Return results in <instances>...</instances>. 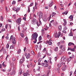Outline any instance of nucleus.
<instances>
[{
  "label": "nucleus",
  "instance_id": "1",
  "mask_svg": "<svg viewBox=\"0 0 76 76\" xmlns=\"http://www.w3.org/2000/svg\"><path fill=\"white\" fill-rule=\"evenodd\" d=\"M32 39H34L35 41H33V42L34 44H35L37 42V37H38V34L37 33L35 32L32 35Z\"/></svg>",
  "mask_w": 76,
  "mask_h": 76
},
{
  "label": "nucleus",
  "instance_id": "2",
  "mask_svg": "<svg viewBox=\"0 0 76 76\" xmlns=\"http://www.w3.org/2000/svg\"><path fill=\"white\" fill-rule=\"evenodd\" d=\"M10 39V40L12 39V42L13 44H15V43H16V41H15V37H13V35L11 36Z\"/></svg>",
  "mask_w": 76,
  "mask_h": 76
},
{
  "label": "nucleus",
  "instance_id": "3",
  "mask_svg": "<svg viewBox=\"0 0 76 76\" xmlns=\"http://www.w3.org/2000/svg\"><path fill=\"white\" fill-rule=\"evenodd\" d=\"M16 22L18 23V25L20 24V22H21V18H20L16 20Z\"/></svg>",
  "mask_w": 76,
  "mask_h": 76
},
{
  "label": "nucleus",
  "instance_id": "4",
  "mask_svg": "<svg viewBox=\"0 0 76 76\" xmlns=\"http://www.w3.org/2000/svg\"><path fill=\"white\" fill-rule=\"evenodd\" d=\"M15 68H13L12 72H11L10 73V75H15L16 74V72H15Z\"/></svg>",
  "mask_w": 76,
  "mask_h": 76
},
{
  "label": "nucleus",
  "instance_id": "5",
  "mask_svg": "<svg viewBox=\"0 0 76 76\" xmlns=\"http://www.w3.org/2000/svg\"><path fill=\"white\" fill-rule=\"evenodd\" d=\"M60 32H59L58 33V34H57V33H56L55 34L54 37L55 38H59V37H60Z\"/></svg>",
  "mask_w": 76,
  "mask_h": 76
},
{
  "label": "nucleus",
  "instance_id": "6",
  "mask_svg": "<svg viewBox=\"0 0 76 76\" xmlns=\"http://www.w3.org/2000/svg\"><path fill=\"white\" fill-rule=\"evenodd\" d=\"M37 22V20H36V19H33L32 21V23L33 24V25H35V24H36Z\"/></svg>",
  "mask_w": 76,
  "mask_h": 76
},
{
  "label": "nucleus",
  "instance_id": "7",
  "mask_svg": "<svg viewBox=\"0 0 76 76\" xmlns=\"http://www.w3.org/2000/svg\"><path fill=\"white\" fill-rule=\"evenodd\" d=\"M61 60L62 62H64V61H67V60L66 58H65L64 57H62L61 58Z\"/></svg>",
  "mask_w": 76,
  "mask_h": 76
},
{
  "label": "nucleus",
  "instance_id": "8",
  "mask_svg": "<svg viewBox=\"0 0 76 76\" xmlns=\"http://www.w3.org/2000/svg\"><path fill=\"white\" fill-rule=\"evenodd\" d=\"M59 48L60 49H61V50H64V51H65V47H64V46L60 45L59 46Z\"/></svg>",
  "mask_w": 76,
  "mask_h": 76
},
{
  "label": "nucleus",
  "instance_id": "9",
  "mask_svg": "<svg viewBox=\"0 0 76 76\" xmlns=\"http://www.w3.org/2000/svg\"><path fill=\"white\" fill-rule=\"evenodd\" d=\"M25 61V58L24 57H23L20 60V64H21L22 63H23V61Z\"/></svg>",
  "mask_w": 76,
  "mask_h": 76
},
{
  "label": "nucleus",
  "instance_id": "10",
  "mask_svg": "<svg viewBox=\"0 0 76 76\" xmlns=\"http://www.w3.org/2000/svg\"><path fill=\"white\" fill-rule=\"evenodd\" d=\"M41 65L42 66H44L45 67H47L48 66V64L47 63H42L41 64Z\"/></svg>",
  "mask_w": 76,
  "mask_h": 76
},
{
  "label": "nucleus",
  "instance_id": "11",
  "mask_svg": "<svg viewBox=\"0 0 76 76\" xmlns=\"http://www.w3.org/2000/svg\"><path fill=\"white\" fill-rule=\"evenodd\" d=\"M39 13V18H42L43 16L42 12H40Z\"/></svg>",
  "mask_w": 76,
  "mask_h": 76
},
{
  "label": "nucleus",
  "instance_id": "12",
  "mask_svg": "<svg viewBox=\"0 0 76 76\" xmlns=\"http://www.w3.org/2000/svg\"><path fill=\"white\" fill-rule=\"evenodd\" d=\"M67 66H64L62 68V70L63 71H65V70L67 69Z\"/></svg>",
  "mask_w": 76,
  "mask_h": 76
},
{
  "label": "nucleus",
  "instance_id": "13",
  "mask_svg": "<svg viewBox=\"0 0 76 76\" xmlns=\"http://www.w3.org/2000/svg\"><path fill=\"white\" fill-rule=\"evenodd\" d=\"M65 50H60L59 51V54L60 55H61L62 54V53H63L64 51Z\"/></svg>",
  "mask_w": 76,
  "mask_h": 76
},
{
  "label": "nucleus",
  "instance_id": "14",
  "mask_svg": "<svg viewBox=\"0 0 76 76\" xmlns=\"http://www.w3.org/2000/svg\"><path fill=\"white\" fill-rule=\"evenodd\" d=\"M75 45V44L74 43H72L71 42H70L68 44V45L69 46H71V45Z\"/></svg>",
  "mask_w": 76,
  "mask_h": 76
},
{
  "label": "nucleus",
  "instance_id": "15",
  "mask_svg": "<svg viewBox=\"0 0 76 76\" xmlns=\"http://www.w3.org/2000/svg\"><path fill=\"white\" fill-rule=\"evenodd\" d=\"M47 42L49 45H52V44H53V43H52V42L50 41H48Z\"/></svg>",
  "mask_w": 76,
  "mask_h": 76
},
{
  "label": "nucleus",
  "instance_id": "16",
  "mask_svg": "<svg viewBox=\"0 0 76 76\" xmlns=\"http://www.w3.org/2000/svg\"><path fill=\"white\" fill-rule=\"evenodd\" d=\"M29 57H30V54H29V53H28L26 56V58H27V59H28Z\"/></svg>",
  "mask_w": 76,
  "mask_h": 76
},
{
  "label": "nucleus",
  "instance_id": "17",
  "mask_svg": "<svg viewBox=\"0 0 76 76\" xmlns=\"http://www.w3.org/2000/svg\"><path fill=\"white\" fill-rule=\"evenodd\" d=\"M69 19H71L70 20H73V16L72 15H71L69 17Z\"/></svg>",
  "mask_w": 76,
  "mask_h": 76
},
{
  "label": "nucleus",
  "instance_id": "18",
  "mask_svg": "<svg viewBox=\"0 0 76 76\" xmlns=\"http://www.w3.org/2000/svg\"><path fill=\"white\" fill-rule=\"evenodd\" d=\"M3 52L4 54H7V52H6V49H3Z\"/></svg>",
  "mask_w": 76,
  "mask_h": 76
},
{
  "label": "nucleus",
  "instance_id": "19",
  "mask_svg": "<svg viewBox=\"0 0 76 76\" xmlns=\"http://www.w3.org/2000/svg\"><path fill=\"white\" fill-rule=\"evenodd\" d=\"M61 63H62V62H60V63L58 65V67L59 68L61 66V65L62 64Z\"/></svg>",
  "mask_w": 76,
  "mask_h": 76
},
{
  "label": "nucleus",
  "instance_id": "20",
  "mask_svg": "<svg viewBox=\"0 0 76 76\" xmlns=\"http://www.w3.org/2000/svg\"><path fill=\"white\" fill-rule=\"evenodd\" d=\"M19 10H20V8H16V10H15V11H16V13H18V12H19Z\"/></svg>",
  "mask_w": 76,
  "mask_h": 76
},
{
  "label": "nucleus",
  "instance_id": "21",
  "mask_svg": "<svg viewBox=\"0 0 76 76\" xmlns=\"http://www.w3.org/2000/svg\"><path fill=\"white\" fill-rule=\"evenodd\" d=\"M4 47H2V48L0 50V53H1L2 52H3V50H4Z\"/></svg>",
  "mask_w": 76,
  "mask_h": 76
},
{
  "label": "nucleus",
  "instance_id": "22",
  "mask_svg": "<svg viewBox=\"0 0 76 76\" xmlns=\"http://www.w3.org/2000/svg\"><path fill=\"white\" fill-rule=\"evenodd\" d=\"M53 1H51L50 4H49L50 7H51L53 6Z\"/></svg>",
  "mask_w": 76,
  "mask_h": 76
},
{
  "label": "nucleus",
  "instance_id": "23",
  "mask_svg": "<svg viewBox=\"0 0 76 76\" xmlns=\"http://www.w3.org/2000/svg\"><path fill=\"white\" fill-rule=\"evenodd\" d=\"M25 40L27 42V43L28 42V38L27 37H26L25 38Z\"/></svg>",
  "mask_w": 76,
  "mask_h": 76
},
{
  "label": "nucleus",
  "instance_id": "24",
  "mask_svg": "<svg viewBox=\"0 0 76 76\" xmlns=\"http://www.w3.org/2000/svg\"><path fill=\"white\" fill-rule=\"evenodd\" d=\"M20 52H21V50H20V49H19L17 51V53L18 54H20Z\"/></svg>",
  "mask_w": 76,
  "mask_h": 76
},
{
  "label": "nucleus",
  "instance_id": "25",
  "mask_svg": "<svg viewBox=\"0 0 76 76\" xmlns=\"http://www.w3.org/2000/svg\"><path fill=\"white\" fill-rule=\"evenodd\" d=\"M55 70H56V71H59V70H60V68H56Z\"/></svg>",
  "mask_w": 76,
  "mask_h": 76
},
{
  "label": "nucleus",
  "instance_id": "26",
  "mask_svg": "<svg viewBox=\"0 0 76 76\" xmlns=\"http://www.w3.org/2000/svg\"><path fill=\"white\" fill-rule=\"evenodd\" d=\"M56 13L54 12H53L52 13V17H53V16H55V15H56Z\"/></svg>",
  "mask_w": 76,
  "mask_h": 76
},
{
  "label": "nucleus",
  "instance_id": "27",
  "mask_svg": "<svg viewBox=\"0 0 76 76\" xmlns=\"http://www.w3.org/2000/svg\"><path fill=\"white\" fill-rule=\"evenodd\" d=\"M58 28L59 30H61L62 29L61 26H58Z\"/></svg>",
  "mask_w": 76,
  "mask_h": 76
},
{
  "label": "nucleus",
  "instance_id": "28",
  "mask_svg": "<svg viewBox=\"0 0 76 76\" xmlns=\"http://www.w3.org/2000/svg\"><path fill=\"white\" fill-rule=\"evenodd\" d=\"M29 65L30 67H34V66H32V64L31 62H30L29 64Z\"/></svg>",
  "mask_w": 76,
  "mask_h": 76
},
{
  "label": "nucleus",
  "instance_id": "29",
  "mask_svg": "<svg viewBox=\"0 0 76 76\" xmlns=\"http://www.w3.org/2000/svg\"><path fill=\"white\" fill-rule=\"evenodd\" d=\"M28 13H29L30 12V7H29V6H28Z\"/></svg>",
  "mask_w": 76,
  "mask_h": 76
},
{
  "label": "nucleus",
  "instance_id": "30",
  "mask_svg": "<svg viewBox=\"0 0 76 76\" xmlns=\"http://www.w3.org/2000/svg\"><path fill=\"white\" fill-rule=\"evenodd\" d=\"M69 36H73V34L72 32V31L70 32V33L69 34Z\"/></svg>",
  "mask_w": 76,
  "mask_h": 76
},
{
  "label": "nucleus",
  "instance_id": "31",
  "mask_svg": "<svg viewBox=\"0 0 76 76\" xmlns=\"http://www.w3.org/2000/svg\"><path fill=\"white\" fill-rule=\"evenodd\" d=\"M29 70H27L26 71V73H27V75H28V76L29 75Z\"/></svg>",
  "mask_w": 76,
  "mask_h": 76
},
{
  "label": "nucleus",
  "instance_id": "32",
  "mask_svg": "<svg viewBox=\"0 0 76 76\" xmlns=\"http://www.w3.org/2000/svg\"><path fill=\"white\" fill-rule=\"evenodd\" d=\"M42 59L41 58H39L38 59V62H41V60H42Z\"/></svg>",
  "mask_w": 76,
  "mask_h": 76
},
{
  "label": "nucleus",
  "instance_id": "33",
  "mask_svg": "<svg viewBox=\"0 0 76 76\" xmlns=\"http://www.w3.org/2000/svg\"><path fill=\"white\" fill-rule=\"evenodd\" d=\"M58 50V47H56L55 49H54V51H57Z\"/></svg>",
  "mask_w": 76,
  "mask_h": 76
},
{
  "label": "nucleus",
  "instance_id": "34",
  "mask_svg": "<svg viewBox=\"0 0 76 76\" xmlns=\"http://www.w3.org/2000/svg\"><path fill=\"white\" fill-rule=\"evenodd\" d=\"M36 23L38 26H40V25H41L40 24H39V23L37 22V23Z\"/></svg>",
  "mask_w": 76,
  "mask_h": 76
},
{
  "label": "nucleus",
  "instance_id": "35",
  "mask_svg": "<svg viewBox=\"0 0 76 76\" xmlns=\"http://www.w3.org/2000/svg\"><path fill=\"white\" fill-rule=\"evenodd\" d=\"M9 47V43H8L7 45H6V47L7 48V49H8V48Z\"/></svg>",
  "mask_w": 76,
  "mask_h": 76
},
{
  "label": "nucleus",
  "instance_id": "36",
  "mask_svg": "<svg viewBox=\"0 0 76 76\" xmlns=\"http://www.w3.org/2000/svg\"><path fill=\"white\" fill-rule=\"evenodd\" d=\"M14 48V47L13 46V45H12L10 47V48L11 49H13Z\"/></svg>",
  "mask_w": 76,
  "mask_h": 76
},
{
  "label": "nucleus",
  "instance_id": "37",
  "mask_svg": "<svg viewBox=\"0 0 76 76\" xmlns=\"http://www.w3.org/2000/svg\"><path fill=\"white\" fill-rule=\"evenodd\" d=\"M12 4H16V1H13L12 2Z\"/></svg>",
  "mask_w": 76,
  "mask_h": 76
},
{
  "label": "nucleus",
  "instance_id": "38",
  "mask_svg": "<svg viewBox=\"0 0 76 76\" xmlns=\"http://www.w3.org/2000/svg\"><path fill=\"white\" fill-rule=\"evenodd\" d=\"M37 70L38 72H39V70H40V68L39 67H38V68H37Z\"/></svg>",
  "mask_w": 76,
  "mask_h": 76
},
{
  "label": "nucleus",
  "instance_id": "39",
  "mask_svg": "<svg viewBox=\"0 0 76 76\" xmlns=\"http://www.w3.org/2000/svg\"><path fill=\"white\" fill-rule=\"evenodd\" d=\"M2 66H3V67H5V66H6L5 65V64H4V62H3L2 63Z\"/></svg>",
  "mask_w": 76,
  "mask_h": 76
},
{
  "label": "nucleus",
  "instance_id": "40",
  "mask_svg": "<svg viewBox=\"0 0 76 76\" xmlns=\"http://www.w3.org/2000/svg\"><path fill=\"white\" fill-rule=\"evenodd\" d=\"M39 23L40 25H42V23L41 22V20H40V19H39Z\"/></svg>",
  "mask_w": 76,
  "mask_h": 76
},
{
  "label": "nucleus",
  "instance_id": "41",
  "mask_svg": "<svg viewBox=\"0 0 76 76\" xmlns=\"http://www.w3.org/2000/svg\"><path fill=\"white\" fill-rule=\"evenodd\" d=\"M23 75L24 76H27L28 75H27V74H26V73H24L23 74Z\"/></svg>",
  "mask_w": 76,
  "mask_h": 76
},
{
  "label": "nucleus",
  "instance_id": "42",
  "mask_svg": "<svg viewBox=\"0 0 76 76\" xmlns=\"http://www.w3.org/2000/svg\"><path fill=\"white\" fill-rule=\"evenodd\" d=\"M12 70V68H10V69H8V71L10 72Z\"/></svg>",
  "mask_w": 76,
  "mask_h": 76
},
{
  "label": "nucleus",
  "instance_id": "43",
  "mask_svg": "<svg viewBox=\"0 0 76 76\" xmlns=\"http://www.w3.org/2000/svg\"><path fill=\"white\" fill-rule=\"evenodd\" d=\"M12 61H15L16 58L15 57H13L12 58Z\"/></svg>",
  "mask_w": 76,
  "mask_h": 76
},
{
  "label": "nucleus",
  "instance_id": "44",
  "mask_svg": "<svg viewBox=\"0 0 76 76\" xmlns=\"http://www.w3.org/2000/svg\"><path fill=\"white\" fill-rule=\"evenodd\" d=\"M20 34H21V37H22V38H23V33H20Z\"/></svg>",
  "mask_w": 76,
  "mask_h": 76
},
{
  "label": "nucleus",
  "instance_id": "45",
  "mask_svg": "<svg viewBox=\"0 0 76 76\" xmlns=\"http://www.w3.org/2000/svg\"><path fill=\"white\" fill-rule=\"evenodd\" d=\"M8 26H9V25L7 24L6 25V26H5L6 29H7V27H8Z\"/></svg>",
  "mask_w": 76,
  "mask_h": 76
},
{
  "label": "nucleus",
  "instance_id": "46",
  "mask_svg": "<svg viewBox=\"0 0 76 76\" xmlns=\"http://www.w3.org/2000/svg\"><path fill=\"white\" fill-rule=\"evenodd\" d=\"M34 4V3L33 2H32L31 4L30 5V7H31V6H32L33 4Z\"/></svg>",
  "mask_w": 76,
  "mask_h": 76
},
{
  "label": "nucleus",
  "instance_id": "47",
  "mask_svg": "<svg viewBox=\"0 0 76 76\" xmlns=\"http://www.w3.org/2000/svg\"><path fill=\"white\" fill-rule=\"evenodd\" d=\"M39 40H40V41H41V40L42 39V37L41 36H40V37H39Z\"/></svg>",
  "mask_w": 76,
  "mask_h": 76
},
{
  "label": "nucleus",
  "instance_id": "48",
  "mask_svg": "<svg viewBox=\"0 0 76 76\" xmlns=\"http://www.w3.org/2000/svg\"><path fill=\"white\" fill-rule=\"evenodd\" d=\"M46 51V48H45L43 50V52H45Z\"/></svg>",
  "mask_w": 76,
  "mask_h": 76
},
{
  "label": "nucleus",
  "instance_id": "49",
  "mask_svg": "<svg viewBox=\"0 0 76 76\" xmlns=\"http://www.w3.org/2000/svg\"><path fill=\"white\" fill-rule=\"evenodd\" d=\"M63 33H64V34H66V31L65 30H64L63 31Z\"/></svg>",
  "mask_w": 76,
  "mask_h": 76
},
{
  "label": "nucleus",
  "instance_id": "50",
  "mask_svg": "<svg viewBox=\"0 0 76 76\" xmlns=\"http://www.w3.org/2000/svg\"><path fill=\"white\" fill-rule=\"evenodd\" d=\"M1 20H2V21L3 20V17L2 16H1Z\"/></svg>",
  "mask_w": 76,
  "mask_h": 76
},
{
  "label": "nucleus",
  "instance_id": "51",
  "mask_svg": "<svg viewBox=\"0 0 76 76\" xmlns=\"http://www.w3.org/2000/svg\"><path fill=\"white\" fill-rule=\"evenodd\" d=\"M5 31V28H3L1 30V31Z\"/></svg>",
  "mask_w": 76,
  "mask_h": 76
},
{
  "label": "nucleus",
  "instance_id": "52",
  "mask_svg": "<svg viewBox=\"0 0 76 76\" xmlns=\"http://www.w3.org/2000/svg\"><path fill=\"white\" fill-rule=\"evenodd\" d=\"M13 18H14V19H16V15H13Z\"/></svg>",
  "mask_w": 76,
  "mask_h": 76
},
{
  "label": "nucleus",
  "instance_id": "53",
  "mask_svg": "<svg viewBox=\"0 0 76 76\" xmlns=\"http://www.w3.org/2000/svg\"><path fill=\"white\" fill-rule=\"evenodd\" d=\"M71 51H72L75 52V49H74V48H73L72 49L71 48Z\"/></svg>",
  "mask_w": 76,
  "mask_h": 76
},
{
  "label": "nucleus",
  "instance_id": "54",
  "mask_svg": "<svg viewBox=\"0 0 76 76\" xmlns=\"http://www.w3.org/2000/svg\"><path fill=\"white\" fill-rule=\"evenodd\" d=\"M72 49V48H68V49H67V50L69 51V50H71Z\"/></svg>",
  "mask_w": 76,
  "mask_h": 76
},
{
  "label": "nucleus",
  "instance_id": "55",
  "mask_svg": "<svg viewBox=\"0 0 76 76\" xmlns=\"http://www.w3.org/2000/svg\"><path fill=\"white\" fill-rule=\"evenodd\" d=\"M22 71H20L19 72V75H21V74H22Z\"/></svg>",
  "mask_w": 76,
  "mask_h": 76
},
{
  "label": "nucleus",
  "instance_id": "56",
  "mask_svg": "<svg viewBox=\"0 0 76 76\" xmlns=\"http://www.w3.org/2000/svg\"><path fill=\"white\" fill-rule=\"evenodd\" d=\"M63 20H64V23H67V22L66 21V19H64Z\"/></svg>",
  "mask_w": 76,
  "mask_h": 76
},
{
  "label": "nucleus",
  "instance_id": "57",
  "mask_svg": "<svg viewBox=\"0 0 76 76\" xmlns=\"http://www.w3.org/2000/svg\"><path fill=\"white\" fill-rule=\"evenodd\" d=\"M13 10H15V11H16V7H14L13 8Z\"/></svg>",
  "mask_w": 76,
  "mask_h": 76
},
{
  "label": "nucleus",
  "instance_id": "58",
  "mask_svg": "<svg viewBox=\"0 0 76 76\" xmlns=\"http://www.w3.org/2000/svg\"><path fill=\"white\" fill-rule=\"evenodd\" d=\"M45 9H48V7L47 6H46L45 7Z\"/></svg>",
  "mask_w": 76,
  "mask_h": 76
},
{
  "label": "nucleus",
  "instance_id": "59",
  "mask_svg": "<svg viewBox=\"0 0 76 76\" xmlns=\"http://www.w3.org/2000/svg\"><path fill=\"white\" fill-rule=\"evenodd\" d=\"M63 24L64 26H66V25L67 24V23H64Z\"/></svg>",
  "mask_w": 76,
  "mask_h": 76
},
{
  "label": "nucleus",
  "instance_id": "60",
  "mask_svg": "<svg viewBox=\"0 0 76 76\" xmlns=\"http://www.w3.org/2000/svg\"><path fill=\"white\" fill-rule=\"evenodd\" d=\"M48 74L47 75V76H48V74H49V73H50V70H49V71H48Z\"/></svg>",
  "mask_w": 76,
  "mask_h": 76
},
{
  "label": "nucleus",
  "instance_id": "61",
  "mask_svg": "<svg viewBox=\"0 0 76 76\" xmlns=\"http://www.w3.org/2000/svg\"><path fill=\"white\" fill-rule=\"evenodd\" d=\"M73 23H72V22H71L70 23L69 25L70 26V25H73Z\"/></svg>",
  "mask_w": 76,
  "mask_h": 76
},
{
  "label": "nucleus",
  "instance_id": "62",
  "mask_svg": "<svg viewBox=\"0 0 76 76\" xmlns=\"http://www.w3.org/2000/svg\"><path fill=\"white\" fill-rule=\"evenodd\" d=\"M67 29V28L66 27H65L64 28V30H66Z\"/></svg>",
  "mask_w": 76,
  "mask_h": 76
},
{
  "label": "nucleus",
  "instance_id": "63",
  "mask_svg": "<svg viewBox=\"0 0 76 76\" xmlns=\"http://www.w3.org/2000/svg\"><path fill=\"white\" fill-rule=\"evenodd\" d=\"M54 9H55V10H57V6H55Z\"/></svg>",
  "mask_w": 76,
  "mask_h": 76
},
{
  "label": "nucleus",
  "instance_id": "64",
  "mask_svg": "<svg viewBox=\"0 0 76 76\" xmlns=\"http://www.w3.org/2000/svg\"><path fill=\"white\" fill-rule=\"evenodd\" d=\"M31 54H34V51H31Z\"/></svg>",
  "mask_w": 76,
  "mask_h": 76
}]
</instances>
